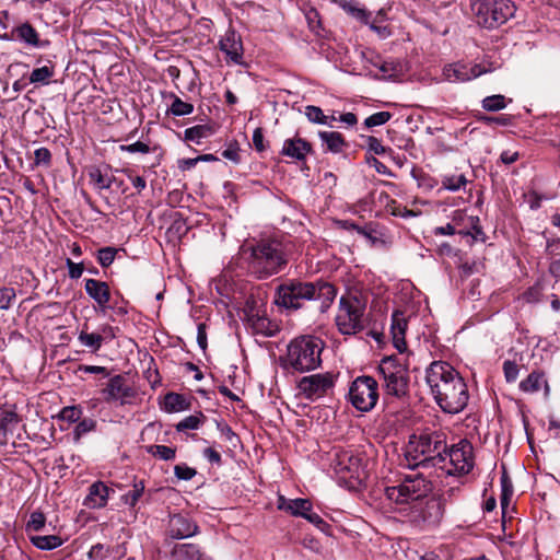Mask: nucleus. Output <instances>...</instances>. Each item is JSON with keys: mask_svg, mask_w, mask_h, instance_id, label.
I'll return each instance as SVG.
<instances>
[{"mask_svg": "<svg viewBox=\"0 0 560 560\" xmlns=\"http://www.w3.org/2000/svg\"><path fill=\"white\" fill-rule=\"evenodd\" d=\"M425 381L442 411L455 415L467 406L469 399L467 385L460 374L447 362H432L427 369Z\"/></svg>", "mask_w": 560, "mask_h": 560, "instance_id": "f257e3e1", "label": "nucleus"}, {"mask_svg": "<svg viewBox=\"0 0 560 560\" xmlns=\"http://www.w3.org/2000/svg\"><path fill=\"white\" fill-rule=\"evenodd\" d=\"M336 294V288L326 281L287 279L277 287L275 303L285 310L298 311L305 302L315 301L318 303V311L325 313L331 306Z\"/></svg>", "mask_w": 560, "mask_h": 560, "instance_id": "f03ea898", "label": "nucleus"}, {"mask_svg": "<svg viewBox=\"0 0 560 560\" xmlns=\"http://www.w3.org/2000/svg\"><path fill=\"white\" fill-rule=\"evenodd\" d=\"M446 451V435L442 431L422 432L411 435L406 447V460L410 467L445 468L443 456Z\"/></svg>", "mask_w": 560, "mask_h": 560, "instance_id": "7ed1b4c3", "label": "nucleus"}, {"mask_svg": "<svg viewBox=\"0 0 560 560\" xmlns=\"http://www.w3.org/2000/svg\"><path fill=\"white\" fill-rule=\"evenodd\" d=\"M324 342L314 336H301L290 341L285 357L281 358L284 370L304 373L317 369L320 363V354Z\"/></svg>", "mask_w": 560, "mask_h": 560, "instance_id": "20e7f679", "label": "nucleus"}, {"mask_svg": "<svg viewBox=\"0 0 560 560\" xmlns=\"http://www.w3.org/2000/svg\"><path fill=\"white\" fill-rule=\"evenodd\" d=\"M249 250L247 268L257 279H267L280 272L288 262L281 243L276 240H261Z\"/></svg>", "mask_w": 560, "mask_h": 560, "instance_id": "39448f33", "label": "nucleus"}, {"mask_svg": "<svg viewBox=\"0 0 560 560\" xmlns=\"http://www.w3.org/2000/svg\"><path fill=\"white\" fill-rule=\"evenodd\" d=\"M377 372L385 396L405 399L409 395V370L396 355L384 357Z\"/></svg>", "mask_w": 560, "mask_h": 560, "instance_id": "423d86ee", "label": "nucleus"}, {"mask_svg": "<svg viewBox=\"0 0 560 560\" xmlns=\"http://www.w3.org/2000/svg\"><path fill=\"white\" fill-rule=\"evenodd\" d=\"M366 301L359 294L342 295L339 301L336 325L342 335H354L364 329Z\"/></svg>", "mask_w": 560, "mask_h": 560, "instance_id": "0eeeda50", "label": "nucleus"}, {"mask_svg": "<svg viewBox=\"0 0 560 560\" xmlns=\"http://www.w3.org/2000/svg\"><path fill=\"white\" fill-rule=\"evenodd\" d=\"M471 10L479 26L493 30L512 19L516 7L511 0H477Z\"/></svg>", "mask_w": 560, "mask_h": 560, "instance_id": "6e6552de", "label": "nucleus"}, {"mask_svg": "<svg viewBox=\"0 0 560 560\" xmlns=\"http://www.w3.org/2000/svg\"><path fill=\"white\" fill-rule=\"evenodd\" d=\"M431 483L421 474L406 475L399 485L385 488L388 500L404 504L419 501L431 492Z\"/></svg>", "mask_w": 560, "mask_h": 560, "instance_id": "1a4fd4ad", "label": "nucleus"}, {"mask_svg": "<svg viewBox=\"0 0 560 560\" xmlns=\"http://www.w3.org/2000/svg\"><path fill=\"white\" fill-rule=\"evenodd\" d=\"M351 404L360 411L372 410L378 400V384L372 376L357 377L350 387Z\"/></svg>", "mask_w": 560, "mask_h": 560, "instance_id": "9d476101", "label": "nucleus"}, {"mask_svg": "<svg viewBox=\"0 0 560 560\" xmlns=\"http://www.w3.org/2000/svg\"><path fill=\"white\" fill-rule=\"evenodd\" d=\"M336 376L331 372L317 373L303 376L298 383L300 395L305 399L315 401L332 393Z\"/></svg>", "mask_w": 560, "mask_h": 560, "instance_id": "9b49d317", "label": "nucleus"}, {"mask_svg": "<svg viewBox=\"0 0 560 560\" xmlns=\"http://www.w3.org/2000/svg\"><path fill=\"white\" fill-rule=\"evenodd\" d=\"M443 459L447 472L468 474L474 467L472 445L462 440L451 448L446 447Z\"/></svg>", "mask_w": 560, "mask_h": 560, "instance_id": "f8f14e48", "label": "nucleus"}, {"mask_svg": "<svg viewBox=\"0 0 560 560\" xmlns=\"http://www.w3.org/2000/svg\"><path fill=\"white\" fill-rule=\"evenodd\" d=\"M331 466L336 474L361 482L365 477L362 458L351 451H341L335 454Z\"/></svg>", "mask_w": 560, "mask_h": 560, "instance_id": "ddd939ff", "label": "nucleus"}, {"mask_svg": "<svg viewBox=\"0 0 560 560\" xmlns=\"http://www.w3.org/2000/svg\"><path fill=\"white\" fill-rule=\"evenodd\" d=\"M445 503L441 498H430L424 503H419L412 511V522L423 526H436L443 518Z\"/></svg>", "mask_w": 560, "mask_h": 560, "instance_id": "4468645a", "label": "nucleus"}, {"mask_svg": "<svg viewBox=\"0 0 560 560\" xmlns=\"http://www.w3.org/2000/svg\"><path fill=\"white\" fill-rule=\"evenodd\" d=\"M106 402L118 401L120 405L128 404L136 396V390L128 384L124 375L117 374L110 377L102 389Z\"/></svg>", "mask_w": 560, "mask_h": 560, "instance_id": "2eb2a0df", "label": "nucleus"}, {"mask_svg": "<svg viewBox=\"0 0 560 560\" xmlns=\"http://www.w3.org/2000/svg\"><path fill=\"white\" fill-rule=\"evenodd\" d=\"M489 71L491 70L482 63L469 67L465 63L456 62L445 66L443 69V75L445 80L450 82H465L478 78Z\"/></svg>", "mask_w": 560, "mask_h": 560, "instance_id": "dca6fc26", "label": "nucleus"}, {"mask_svg": "<svg viewBox=\"0 0 560 560\" xmlns=\"http://www.w3.org/2000/svg\"><path fill=\"white\" fill-rule=\"evenodd\" d=\"M219 48L225 54L228 63L243 65L244 48L241 36L234 30H228L219 40Z\"/></svg>", "mask_w": 560, "mask_h": 560, "instance_id": "f3484780", "label": "nucleus"}, {"mask_svg": "<svg viewBox=\"0 0 560 560\" xmlns=\"http://www.w3.org/2000/svg\"><path fill=\"white\" fill-rule=\"evenodd\" d=\"M198 533V526L190 517L183 514H175L170 517L167 535L173 539H184Z\"/></svg>", "mask_w": 560, "mask_h": 560, "instance_id": "a211bd4d", "label": "nucleus"}, {"mask_svg": "<svg viewBox=\"0 0 560 560\" xmlns=\"http://www.w3.org/2000/svg\"><path fill=\"white\" fill-rule=\"evenodd\" d=\"M10 37L35 48H44L49 45V40H42L37 31L28 22L13 27Z\"/></svg>", "mask_w": 560, "mask_h": 560, "instance_id": "6ab92c4d", "label": "nucleus"}, {"mask_svg": "<svg viewBox=\"0 0 560 560\" xmlns=\"http://www.w3.org/2000/svg\"><path fill=\"white\" fill-rule=\"evenodd\" d=\"M406 330L407 319L405 318L404 313L395 311L392 314L390 334L393 345L399 353H404L407 350V343L405 340Z\"/></svg>", "mask_w": 560, "mask_h": 560, "instance_id": "aec40b11", "label": "nucleus"}, {"mask_svg": "<svg viewBox=\"0 0 560 560\" xmlns=\"http://www.w3.org/2000/svg\"><path fill=\"white\" fill-rule=\"evenodd\" d=\"M86 294L102 308L107 307L110 300V290L106 282L95 279H85Z\"/></svg>", "mask_w": 560, "mask_h": 560, "instance_id": "412c9836", "label": "nucleus"}, {"mask_svg": "<svg viewBox=\"0 0 560 560\" xmlns=\"http://www.w3.org/2000/svg\"><path fill=\"white\" fill-rule=\"evenodd\" d=\"M312 151V145L306 140L295 137L283 142L281 154L296 161H303Z\"/></svg>", "mask_w": 560, "mask_h": 560, "instance_id": "4be33fe9", "label": "nucleus"}, {"mask_svg": "<svg viewBox=\"0 0 560 560\" xmlns=\"http://www.w3.org/2000/svg\"><path fill=\"white\" fill-rule=\"evenodd\" d=\"M109 488L102 481L92 483L89 488V494L84 500V505L89 509H101L107 504Z\"/></svg>", "mask_w": 560, "mask_h": 560, "instance_id": "5701e85b", "label": "nucleus"}, {"mask_svg": "<svg viewBox=\"0 0 560 560\" xmlns=\"http://www.w3.org/2000/svg\"><path fill=\"white\" fill-rule=\"evenodd\" d=\"M518 387L526 394L537 393L541 387H544L546 395L549 393V385L546 375L539 370L530 372L525 380L521 381Z\"/></svg>", "mask_w": 560, "mask_h": 560, "instance_id": "b1692460", "label": "nucleus"}, {"mask_svg": "<svg viewBox=\"0 0 560 560\" xmlns=\"http://www.w3.org/2000/svg\"><path fill=\"white\" fill-rule=\"evenodd\" d=\"M278 508L294 516L304 517L307 515V512L312 510V503L307 499L299 498L287 500L284 497H279Z\"/></svg>", "mask_w": 560, "mask_h": 560, "instance_id": "393cba45", "label": "nucleus"}, {"mask_svg": "<svg viewBox=\"0 0 560 560\" xmlns=\"http://www.w3.org/2000/svg\"><path fill=\"white\" fill-rule=\"evenodd\" d=\"M173 560H207L205 553L195 544H176L171 551Z\"/></svg>", "mask_w": 560, "mask_h": 560, "instance_id": "a878e982", "label": "nucleus"}, {"mask_svg": "<svg viewBox=\"0 0 560 560\" xmlns=\"http://www.w3.org/2000/svg\"><path fill=\"white\" fill-rule=\"evenodd\" d=\"M339 8H341L348 15L360 21L361 23L369 24L371 13L360 4L357 0H332Z\"/></svg>", "mask_w": 560, "mask_h": 560, "instance_id": "bb28decb", "label": "nucleus"}, {"mask_svg": "<svg viewBox=\"0 0 560 560\" xmlns=\"http://www.w3.org/2000/svg\"><path fill=\"white\" fill-rule=\"evenodd\" d=\"M20 422L18 413L8 408H0V442H2L8 433H13Z\"/></svg>", "mask_w": 560, "mask_h": 560, "instance_id": "cd10ccee", "label": "nucleus"}, {"mask_svg": "<svg viewBox=\"0 0 560 560\" xmlns=\"http://www.w3.org/2000/svg\"><path fill=\"white\" fill-rule=\"evenodd\" d=\"M319 139L326 145V151L331 153H340L347 145L340 132L337 131H319Z\"/></svg>", "mask_w": 560, "mask_h": 560, "instance_id": "c85d7f7f", "label": "nucleus"}, {"mask_svg": "<svg viewBox=\"0 0 560 560\" xmlns=\"http://www.w3.org/2000/svg\"><path fill=\"white\" fill-rule=\"evenodd\" d=\"M214 133V129L210 125H196L187 128L184 132L185 140L200 144L202 139H207Z\"/></svg>", "mask_w": 560, "mask_h": 560, "instance_id": "c756f323", "label": "nucleus"}, {"mask_svg": "<svg viewBox=\"0 0 560 560\" xmlns=\"http://www.w3.org/2000/svg\"><path fill=\"white\" fill-rule=\"evenodd\" d=\"M252 322V326L257 334H261L266 337H272L279 331V326L276 323H272L269 318L265 316H256L249 319Z\"/></svg>", "mask_w": 560, "mask_h": 560, "instance_id": "7c9ffc66", "label": "nucleus"}, {"mask_svg": "<svg viewBox=\"0 0 560 560\" xmlns=\"http://www.w3.org/2000/svg\"><path fill=\"white\" fill-rule=\"evenodd\" d=\"M30 539L40 550H54L63 544L62 538L57 535L32 536Z\"/></svg>", "mask_w": 560, "mask_h": 560, "instance_id": "2f4dec72", "label": "nucleus"}, {"mask_svg": "<svg viewBox=\"0 0 560 560\" xmlns=\"http://www.w3.org/2000/svg\"><path fill=\"white\" fill-rule=\"evenodd\" d=\"M147 452L152 455L153 457H156L161 460H173L176 457V448L166 446V445H149L147 446Z\"/></svg>", "mask_w": 560, "mask_h": 560, "instance_id": "473e14b6", "label": "nucleus"}, {"mask_svg": "<svg viewBox=\"0 0 560 560\" xmlns=\"http://www.w3.org/2000/svg\"><path fill=\"white\" fill-rule=\"evenodd\" d=\"M184 396L176 393H168L164 396V409L167 412H176L186 409Z\"/></svg>", "mask_w": 560, "mask_h": 560, "instance_id": "72a5a7b5", "label": "nucleus"}, {"mask_svg": "<svg viewBox=\"0 0 560 560\" xmlns=\"http://www.w3.org/2000/svg\"><path fill=\"white\" fill-rule=\"evenodd\" d=\"M78 339L82 346L90 348L93 352L100 350L103 343V335L94 332L89 334L84 330L79 334Z\"/></svg>", "mask_w": 560, "mask_h": 560, "instance_id": "f704fd0d", "label": "nucleus"}, {"mask_svg": "<svg viewBox=\"0 0 560 560\" xmlns=\"http://www.w3.org/2000/svg\"><path fill=\"white\" fill-rule=\"evenodd\" d=\"M506 98L502 94H494L482 100V108L487 112H499L506 107Z\"/></svg>", "mask_w": 560, "mask_h": 560, "instance_id": "c9c22d12", "label": "nucleus"}, {"mask_svg": "<svg viewBox=\"0 0 560 560\" xmlns=\"http://www.w3.org/2000/svg\"><path fill=\"white\" fill-rule=\"evenodd\" d=\"M54 73V67L44 66L36 68L30 74V82L34 84H48Z\"/></svg>", "mask_w": 560, "mask_h": 560, "instance_id": "e433bc0d", "label": "nucleus"}, {"mask_svg": "<svg viewBox=\"0 0 560 560\" xmlns=\"http://www.w3.org/2000/svg\"><path fill=\"white\" fill-rule=\"evenodd\" d=\"M205 419L206 417L201 412L188 416L176 424V430L179 432L186 430H196L205 421Z\"/></svg>", "mask_w": 560, "mask_h": 560, "instance_id": "4c0bfd02", "label": "nucleus"}, {"mask_svg": "<svg viewBox=\"0 0 560 560\" xmlns=\"http://www.w3.org/2000/svg\"><path fill=\"white\" fill-rule=\"evenodd\" d=\"M144 488L145 487L143 481L136 482L132 487V490L125 493L121 497V500L129 506L133 508L139 501V499L142 497Z\"/></svg>", "mask_w": 560, "mask_h": 560, "instance_id": "58836bf2", "label": "nucleus"}, {"mask_svg": "<svg viewBox=\"0 0 560 560\" xmlns=\"http://www.w3.org/2000/svg\"><path fill=\"white\" fill-rule=\"evenodd\" d=\"M89 175L98 189H109L113 184L114 178L103 174L100 168H93Z\"/></svg>", "mask_w": 560, "mask_h": 560, "instance_id": "ea45409f", "label": "nucleus"}, {"mask_svg": "<svg viewBox=\"0 0 560 560\" xmlns=\"http://www.w3.org/2000/svg\"><path fill=\"white\" fill-rule=\"evenodd\" d=\"M194 112V105L182 101L178 96L174 95L173 103L170 107V113L174 116H186Z\"/></svg>", "mask_w": 560, "mask_h": 560, "instance_id": "a19ab883", "label": "nucleus"}, {"mask_svg": "<svg viewBox=\"0 0 560 560\" xmlns=\"http://www.w3.org/2000/svg\"><path fill=\"white\" fill-rule=\"evenodd\" d=\"M467 184L466 177L460 175L445 176L442 180V186L451 191H457Z\"/></svg>", "mask_w": 560, "mask_h": 560, "instance_id": "79ce46f5", "label": "nucleus"}, {"mask_svg": "<svg viewBox=\"0 0 560 560\" xmlns=\"http://www.w3.org/2000/svg\"><path fill=\"white\" fill-rule=\"evenodd\" d=\"M117 249L115 247H103L97 250V262L103 267L107 268L109 267L117 254Z\"/></svg>", "mask_w": 560, "mask_h": 560, "instance_id": "37998d69", "label": "nucleus"}, {"mask_svg": "<svg viewBox=\"0 0 560 560\" xmlns=\"http://www.w3.org/2000/svg\"><path fill=\"white\" fill-rule=\"evenodd\" d=\"M390 118L392 114L389 112H377L365 118L364 125L366 128H372L386 124Z\"/></svg>", "mask_w": 560, "mask_h": 560, "instance_id": "c03bdc74", "label": "nucleus"}, {"mask_svg": "<svg viewBox=\"0 0 560 560\" xmlns=\"http://www.w3.org/2000/svg\"><path fill=\"white\" fill-rule=\"evenodd\" d=\"M305 115L308 118V120L312 122L322 124V125L328 124L327 116H325L323 110L317 106H313V105L306 106Z\"/></svg>", "mask_w": 560, "mask_h": 560, "instance_id": "a18cd8bd", "label": "nucleus"}, {"mask_svg": "<svg viewBox=\"0 0 560 560\" xmlns=\"http://www.w3.org/2000/svg\"><path fill=\"white\" fill-rule=\"evenodd\" d=\"M96 428V422L93 419L85 418L77 424L74 429V436L77 440H79L82 435L94 431Z\"/></svg>", "mask_w": 560, "mask_h": 560, "instance_id": "49530a36", "label": "nucleus"}, {"mask_svg": "<svg viewBox=\"0 0 560 560\" xmlns=\"http://www.w3.org/2000/svg\"><path fill=\"white\" fill-rule=\"evenodd\" d=\"M110 553V548L103 545V544H96L91 547V549L88 552V557L91 560H104L106 559Z\"/></svg>", "mask_w": 560, "mask_h": 560, "instance_id": "de8ad7c7", "label": "nucleus"}, {"mask_svg": "<svg viewBox=\"0 0 560 560\" xmlns=\"http://www.w3.org/2000/svg\"><path fill=\"white\" fill-rule=\"evenodd\" d=\"M15 291L12 288H0V310H9L15 300Z\"/></svg>", "mask_w": 560, "mask_h": 560, "instance_id": "09e8293b", "label": "nucleus"}, {"mask_svg": "<svg viewBox=\"0 0 560 560\" xmlns=\"http://www.w3.org/2000/svg\"><path fill=\"white\" fill-rule=\"evenodd\" d=\"M46 517L42 512H33L26 524L27 530H40L45 526Z\"/></svg>", "mask_w": 560, "mask_h": 560, "instance_id": "8fccbe9b", "label": "nucleus"}, {"mask_svg": "<svg viewBox=\"0 0 560 560\" xmlns=\"http://www.w3.org/2000/svg\"><path fill=\"white\" fill-rule=\"evenodd\" d=\"M504 377L508 383H513L517 380L520 369L514 361L506 360L503 363Z\"/></svg>", "mask_w": 560, "mask_h": 560, "instance_id": "3c124183", "label": "nucleus"}, {"mask_svg": "<svg viewBox=\"0 0 560 560\" xmlns=\"http://www.w3.org/2000/svg\"><path fill=\"white\" fill-rule=\"evenodd\" d=\"M217 428L220 431L221 435L229 441L233 446H236L238 442V436L234 433L232 428L226 423L218 422Z\"/></svg>", "mask_w": 560, "mask_h": 560, "instance_id": "603ef678", "label": "nucleus"}, {"mask_svg": "<svg viewBox=\"0 0 560 560\" xmlns=\"http://www.w3.org/2000/svg\"><path fill=\"white\" fill-rule=\"evenodd\" d=\"M541 296H542V290L539 284L528 288L523 293V299L527 303H537L540 301Z\"/></svg>", "mask_w": 560, "mask_h": 560, "instance_id": "864d4df0", "label": "nucleus"}, {"mask_svg": "<svg viewBox=\"0 0 560 560\" xmlns=\"http://www.w3.org/2000/svg\"><path fill=\"white\" fill-rule=\"evenodd\" d=\"M486 125L497 124L500 126H509L512 122V118L510 115H500V116H482L479 118Z\"/></svg>", "mask_w": 560, "mask_h": 560, "instance_id": "5fc2aeb1", "label": "nucleus"}, {"mask_svg": "<svg viewBox=\"0 0 560 560\" xmlns=\"http://www.w3.org/2000/svg\"><path fill=\"white\" fill-rule=\"evenodd\" d=\"M174 474L180 480H190L196 476L197 471L186 465H176L174 467Z\"/></svg>", "mask_w": 560, "mask_h": 560, "instance_id": "6e6d98bb", "label": "nucleus"}, {"mask_svg": "<svg viewBox=\"0 0 560 560\" xmlns=\"http://www.w3.org/2000/svg\"><path fill=\"white\" fill-rule=\"evenodd\" d=\"M34 160L36 165H46L48 166L51 162V153L47 148L36 149L34 152Z\"/></svg>", "mask_w": 560, "mask_h": 560, "instance_id": "4d7b16f0", "label": "nucleus"}, {"mask_svg": "<svg viewBox=\"0 0 560 560\" xmlns=\"http://www.w3.org/2000/svg\"><path fill=\"white\" fill-rule=\"evenodd\" d=\"M60 417L62 420H66L69 422H77V421H79V419L81 417V409H79L75 406L65 407L60 412Z\"/></svg>", "mask_w": 560, "mask_h": 560, "instance_id": "13d9d810", "label": "nucleus"}, {"mask_svg": "<svg viewBox=\"0 0 560 560\" xmlns=\"http://www.w3.org/2000/svg\"><path fill=\"white\" fill-rule=\"evenodd\" d=\"M120 150L121 151H125V152H129V153H149L150 152V147L144 143V142H141V141H137L135 143H131V144H122L120 145Z\"/></svg>", "mask_w": 560, "mask_h": 560, "instance_id": "bf43d9fd", "label": "nucleus"}, {"mask_svg": "<svg viewBox=\"0 0 560 560\" xmlns=\"http://www.w3.org/2000/svg\"><path fill=\"white\" fill-rule=\"evenodd\" d=\"M66 265L68 267V273L71 279H79L82 276L84 267L81 262L77 264L68 258Z\"/></svg>", "mask_w": 560, "mask_h": 560, "instance_id": "052dcab7", "label": "nucleus"}, {"mask_svg": "<svg viewBox=\"0 0 560 560\" xmlns=\"http://www.w3.org/2000/svg\"><path fill=\"white\" fill-rule=\"evenodd\" d=\"M366 141L370 151L378 155L386 153L387 149L382 144L381 140H378L377 138L370 136L368 137Z\"/></svg>", "mask_w": 560, "mask_h": 560, "instance_id": "680f3d73", "label": "nucleus"}, {"mask_svg": "<svg viewBox=\"0 0 560 560\" xmlns=\"http://www.w3.org/2000/svg\"><path fill=\"white\" fill-rule=\"evenodd\" d=\"M253 144L256 151L264 152L266 150L265 138L261 128H256L253 133Z\"/></svg>", "mask_w": 560, "mask_h": 560, "instance_id": "e2e57ef3", "label": "nucleus"}, {"mask_svg": "<svg viewBox=\"0 0 560 560\" xmlns=\"http://www.w3.org/2000/svg\"><path fill=\"white\" fill-rule=\"evenodd\" d=\"M203 456L211 463L215 465H221L222 458L219 452H217L212 447H207L203 450Z\"/></svg>", "mask_w": 560, "mask_h": 560, "instance_id": "0e129e2a", "label": "nucleus"}, {"mask_svg": "<svg viewBox=\"0 0 560 560\" xmlns=\"http://www.w3.org/2000/svg\"><path fill=\"white\" fill-rule=\"evenodd\" d=\"M390 213L395 217H410L413 215V212L410 210H407L406 208H401L395 200L392 201V205H389Z\"/></svg>", "mask_w": 560, "mask_h": 560, "instance_id": "69168bd1", "label": "nucleus"}, {"mask_svg": "<svg viewBox=\"0 0 560 560\" xmlns=\"http://www.w3.org/2000/svg\"><path fill=\"white\" fill-rule=\"evenodd\" d=\"M197 342L198 346L205 351L207 349V331H206V325L199 324L197 327Z\"/></svg>", "mask_w": 560, "mask_h": 560, "instance_id": "338daca9", "label": "nucleus"}, {"mask_svg": "<svg viewBox=\"0 0 560 560\" xmlns=\"http://www.w3.org/2000/svg\"><path fill=\"white\" fill-rule=\"evenodd\" d=\"M222 156L226 160H230L234 163H238L241 158H240V152H238V148L237 147H233V145H230L228 149H225L223 152H222Z\"/></svg>", "mask_w": 560, "mask_h": 560, "instance_id": "774afa93", "label": "nucleus"}]
</instances>
